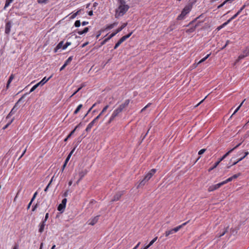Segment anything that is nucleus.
Wrapping results in <instances>:
<instances>
[{"mask_svg": "<svg viewBox=\"0 0 249 249\" xmlns=\"http://www.w3.org/2000/svg\"><path fill=\"white\" fill-rule=\"evenodd\" d=\"M118 1L119 5L116 9L115 14V17L117 18L123 16L129 8V6L126 4L124 0H118Z\"/></svg>", "mask_w": 249, "mask_h": 249, "instance_id": "f257e3e1", "label": "nucleus"}, {"mask_svg": "<svg viewBox=\"0 0 249 249\" xmlns=\"http://www.w3.org/2000/svg\"><path fill=\"white\" fill-rule=\"evenodd\" d=\"M156 172V169H151L144 177L143 179L142 180L137 186V188L143 186L145 183L152 177Z\"/></svg>", "mask_w": 249, "mask_h": 249, "instance_id": "f03ea898", "label": "nucleus"}, {"mask_svg": "<svg viewBox=\"0 0 249 249\" xmlns=\"http://www.w3.org/2000/svg\"><path fill=\"white\" fill-rule=\"evenodd\" d=\"M121 112H122V111L118 107H117L116 109H115L113 111L109 120H108V124L111 123L116 117L119 116V114Z\"/></svg>", "mask_w": 249, "mask_h": 249, "instance_id": "7ed1b4c3", "label": "nucleus"}, {"mask_svg": "<svg viewBox=\"0 0 249 249\" xmlns=\"http://www.w3.org/2000/svg\"><path fill=\"white\" fill-rule=\"evenodd\" d=\"M124 191H119L117 192L114 196L111 201H116L119 200L122 196L124 194Z\"/></svg>", "mask_w": 249, "mask_h": 249, "instance_id": "20e7f679", "label": "nucleus"}, {"mask_svg": "<svg viewBox=\"0 0 249 249\" xmlns=\"http://www.w3.org/2000/svg\"><path fill=\"white\" fill-rule=\"evenodd\" d=\"M249 55V47H247L243 51V54H240L238 56V59L240 60L243 59L245 57Z\"/></svg>", "mask_w": 249, "mask_h": 249, "instance_id": "39448f33", "label": "nucleus"}, {"mask_svg": "<svg viewBox=\"0 0 249 249\" xmlns=\"http://www.w3.org/2000/svg\"><path fill=\"white\" fill-rule=\"evenodd\" d=\"M100 215H97L88 221V224L90 225H94L98 221Z\"/></svg>", "mask_w": 249, "mask_h": 249, "instance_id": "423d86ee", "label": "nucleus"}, {"mask_svg": "<svg viewBox=\"0 0 249 249\" xmlns=\"http://www.w3.org/2000/svg\"><path fill=\"white\" fill-rule=\"evenodd\" d=\"M130 103V100L127 99L122 104H121L118 107L122 111V112L124 110V109L128 107L129 104Z\"/></svg>", "mask_w": 249, "mask_h": 249, "instance_id": "0eeeda50", "label": "nucleus"}, {"mask_svg": "<svg viewBox=\"0 0 249 249\" xmlns=\"http://www.w3.org/2000/svg\"><path fill=\"white\" fill-rule=\"evenodd\" d=\"M221 186H222V185L221 182L215 185H211L208 188V191L209 192L213 191L220 188Z\"/></svg>", "mask_w": 249, "mask_h": 249, "instance_id": "6e6552de", "label": "nucleus"}, {"mask_svg": "<svg viewBox=\"0 0 249 249\" xmlns=\"http://www.w3.org/2000/svg\"><path fill=\"white\" fill-rule=\"evenodd\" d=\"M11 22L10 21H9L6 22L5 24V33L7 35H9L11 31Z\"/></svg>", "mask_w": 249, "mask_h": 249, "instance_id": "1a4fd4ad", "label": "nucleus"}, {"mask_svg": "<svg viewBox=\"0 0 249 249\" xmlns=\"http://www.w3.org/2000/svg\"><path fill=\"white\" fill-rule=\"evenodd\" d=\"M192 8V6L190 5H186L181 11V13L184 14V16H186L188 13L190 12Z\"/></svg>", "mask_w": 249, "mask_h": 249, "instance_id": "9d476101", "label": "nucleus"}, {"mask_svg": "<svg viewBox=\"0 0 249 249\" xmlns=\"http://www.w3.org/2000/svg\"><path fill=\"white\" fill-rule=\"evenodd\" d=\"M241 144V142L237 144L235 146H234L233 148L231 149L228 152H227L225 155L223 156V159H225L227 157L231 152H232L234 150L236 149L237 147H238Z\"/></svg>", "mask_w": 249, "mask_h": 249, "instance_id": "9b49d317", "label": "nucleus"}, {"mask_svg": "<svg viewBox=\"0 0 249 249\" xmlns=\"http://www.w3.org/2000/svg\"><path fill=\"white\" fill-rule=\"evenodd\" d=\"M241 144V142L237 144L235 146H234L233 148L231 149L228 152H227L225 155L223 156V159H225L227 157L231 152H232L234 150L236 149L237 147H238Z\"/></svg>", "mask_w": 249, "mask_h": 249, "instance_id": "f8f14e48", "label": "nucleus"}, {"mask_svg": "<svg viewBox=\"0 0 249 249\" xmlns=\"http://www.w3.org/2000/svg\"><path fill=\"white\" fill-rule=\"evenodd\" d=\"M188 222H189V221L183 223L182 224H181L176 228H174V229H172L174 232L175 233V232H177V231H178L180 229H181L183 226L186 225Z\"/></svg>", "mask_w": 249, "mask_h": 249, "instance_id": "ddd939ff", "label": "nucleus"}, {"mask_svg": "<svg viewBox=\"0 0 249 249\" xmlns=\"http://www.w3.org/2000/svg\"><path fill=\"white\" fill-rule=\"evenodd\" d=\"M127 23H124L122 25L121 27H119L114 32H113V33L115 34V35L121 32L124 28L127 26Z\"/></svg>", "mask_w": 249, "mask_h": 249, "instance_id": "4468645a", "label": "nucleus"}, {"mask_svg": "<svg viewBox=\"0 0 249 249\" xmlns=\"http://www.w3.org/2000/svg\"><path fill=\"white\" fill-rule=\"evenodd\" d=\"M115 34L112 33L106 39H105L101 43V46H102L104 45L107 42L109 39H110L112 37H113L114 36H115Z\"/></svg>", "mask_w": 249, "mask_h": 249, "instance_id": "2eb2a0df", "label": "nucleus"}, {"mask_svg": "<svg viewBox=\"0 0 249 249\" xmlns=\"http://www.w3.org/2000/svg\"><path fill=\"white\" fill-rule=\"evenodd\" d=\"M53 76V75H51L49 78H46V77H45L44 78H43L42 79V80L39 82V83H38L37 84H39V85H43L45 83H46L48 80H49Z\"/></svg>", "mask_w": 249, "mask_h": 249, "instance_id": "dca6fc26", "label": "nucleus"}, {"mask_svg": "<svg viewBox=\"0 0 249 249\" xmlns=\"http://www.w3.org/2000/svg\"><path fill=\"white\" fill-rule=\"evenodd\" d=\"M133 33V32H131V33H130L129 34H128V35H125L124 36H123V37H122L120 39H119V41L120 42H121V43H122L124 41H125L126 39H127L128 38H129L131 35Z\"/></svg>", "mask_w": 249, "mask_h": 249, "instance_id": "f3484780", "label": "nucleus"}, {"mask_svg": "<svg viewBox=\"0 0 249 249\" xmlns=\"http://www.w3.org/2000/svg\"><path fill=\"white\" fill-rule=\"evenodd\" d=\"M133 33V32H131V33H130L129 34H128V35H125L124 36H123V37H122L120 39H119V41L120 42H121V43H122L124 41H125L126 39H127L128 38H129L131 35Z\"/></svg>", "mask_w": 249, "mask_h": 249, "instance_id": "a211bd4d", "label": "nucleus"}, {"mask_svg": "<svg viewBox=\"0 0 249 249\" xmlns=\"http://www.w3.org/2000/svg\"><path fill=\"white\" fill-rule=\"evenodd\" d=\"M45 222H46L43 221L41 222V223L40 224L39 228V230H38V231L40 233H42L44 231V227L45 226Z\"/></svg>", "mask_w": 249, "mask_h": 249, "instance_id": "6ab92c4d", "label": "nucleus"}, {"mask_svg": "<svg viewBox=\"0 0 249 249\" xmlns=\"http://www.w3.org/2000/svg\"><path fill=\"white\" fill-rule=\"evenodd\" d=\"M88 171L86 169L82 170L79 173V176L80 179L82 178L87 174Z\"/></svg>", "mask_w": 249, "mask_h": 249, "instance_id": "aec40b11", "label": "nucleus"}, {"mask_svg": "<svg viewBox=\"0 0 249 249\" xmlns=\"http://www.w3.org/2000/svg\"><path fill=\"white\" fill-rule=\"evenodd\" d=\"M95 123H96V122L92 120L87 126L86 129V131L87 132L89 131L91 129V128L93 127Z\"/></svg>", "mask_w": 249, "mask_h": 249, "instance_id": "412c9836", "label": "nucleus"}, {"mask_svg": "<svg viewBox=\"0 0 249 249\" xmlns=\"http://www.w3.org/2000/svg\"><path fill=\"white\" fill-rule=\"evenodd\" d=\"M63 41H62L61 42H60L56 46V47L54 48V51L55 53L57 52V50H59V49L62 48H63Z\"/></svg>", "mask_w": 249, "mask_h": 249, "instance_id": "4be33fe9", "label": "nucleus"}, {"mask_svg": "<svg viewBox=\"0 0 249 249\" xmlns=\"http://www.w3.org/2000/svg\"><path fill=\"white\" fill-rule=\"evenodd\" d=\"M17 108L16 107H13L10 113L8 114L6 117V119L9 118L12 115H13L17 110Z\"/></svg>", "mask_w": 249, "mask_h": 249, "instance_id": "5701e85b", "label": "nucleus"}, {"mask_svg": "<svg viewBox=\"0 0 249 249\" xmlns=\"http://www.w3.org/2000/svg\"><path fill=\"white\" fill-rule=\"evenodd\" d=\"M118 24L117 22H114L112 24H111L110 25H107L106 28L105 29V30H108L112 29L115 26H117Z\"/></svg>", "mask_w": 249, "mask_h": 249, "instance_id": "b1692460", "label": "nucleus"}, {"mask_svg": "<svg viewBox=\"0 0 249 249\" xmlns=\"http://www.w3.org/2000/svg\"><path fill=\"white\" fill-rule=\"evenodd\" d=\"M89 28L86 27L84 28V29L82 31H78L77 32V34L79 35H82L84 34L87 33L89 31Z\"/></svg>", "mask_w": 249, "mask_h": 249, "instance_id": "393cba45", "label": "nucleus"}, {"mask_svg": "<svg viewBox=\"0 0 249 249\" xmlns=\"http://www.w3.org/2000/svg\"><path fill=\"white\" fill-rule=\"evenodd\" d=\"M14 74H12L9 77V78L8 79V81L7 82V88H8L10 84L11 83V82H12V81L13 80V79H14Z\"/></svg>", "mask_w": 249, "mask_h": 249, "instance_id": "a878e982", "label": "nucleus"}, {"mask_svg": "<svg viewBox=\"0 0 249 249\" xmlns=\"http://www.w3.org/2000/svg\"><path fill=\"white\" fill-rule=\"evenodd\" d=\"M65 207V206L62 205V204H60L58 206L57 210L60 212H63L64 210Z\"/></svg>", "mask_w": 249, "mask_h": 249, "instance_id": "bb28decb", "label": "nucleus"}, {"mask_svg": "<svg viewBox=\"0 0 249 249\" xmlns=\"http://www.w3.org/2000/svg\"><path fill=\"white\" fill-rule=\"evenodd\" d=\"M197 26V25H196L195 26L191 27L190 29H187L186 31V32L188 33H192V32H194L195 30H196V28Z\"/></svg>", "mask_w": 249, "mask_h": 249, "instance_id": "cd10ccee", "label": "nucleus"}, {"mask_svg": "<svg viewBox=\"0 0 249 249\" xmlns=\"http://www.w3.org/2000/svg\"><path fill=\"white\" fill-rule=\"evenodd\" d=\"M211 55V53L207 54L205 57H204L203 58L201 59L199 61H198L197 62V65L204 62L209 56L210 55Z\"/></svg>", "mask_w": 249, "mask_h": 249, "instance_id": "c85d7f7f", "label": "nucleus"}, {"mask_svg": "<svg viewBox=\"0 0 249 249\" xmlns=\"http://www.w3.org/2000/svg\"><path fill=\"white\" fill-rule=\"evenodd\" d=\"M174 233L172 229L167 231L165 232V235L166 237H168L169 235Z\"/></svg>", "mask_w": 249, "mask_h": 249, "instance_id": "c756f323", "label": "nucleus"}, {"mask_svg": "<svg viewBox=\"0 0 249 249\" xmlns=\"http://www.w3.org/2000/svg\"><path fill=\"white\" fill-rule=\"evenodd\" d=\"M232 180H233V179L232 178V177H231L228 178V179H227L226 180H225V181L221 182V183L222 185H223L227 183L228 182L232 181Z\"/></svg>", "mask_w": 249, "mask_h": 249, "instance_id": "7c9ffc66", "label": "nucleus"}, {"mask_svg": "<svg viewBox=\"0 0 249 249\" xmlns=\"http://www.w3.org/2000/svg\"><path fill=\"white\" fill-rule=\"evenodd\" d=\"M82 107H83V105L82 104L79 105L76 108L75 110L74 111V113H73L74 114H76L80 111V110Z\"/></svg>", "mask_w": 249, "mask_h": 249, "instance_id": "2f4dec72", "label": "nucleus"}, {"mask_svg": "<svg viewBox=\"0 0 249 249\" xmlns=\"http://www.w3.org/2000/svg\"><path fill=\"white\" fill-rule=\"evenodd\" d=\"M81 10H82V9H79L76 13H73L72 15V16L71 17V19L74 18L79 14V13L81 12Z\"/></svg>", "mask_w": 249, "mask_h": 249, "instance_id": "473e14b6", "label": "nucleus"}, {"mask_svg": "<svg viewBox=\"0 0 249 249\" xmlns=\"http://www.w3.org/2000/svg\"><path fill=\"white\" fill-rule=\"evenodd\" d=\"M23 98V96H22L18 101V102L15 104V106H14V107H16V108H17V109H18V108H19V107H18V104L19 103V102H20L21 101V100H22V99Z\"/></svg>", "mask_w": 249, "mask_h": 249, "instance_id": "72a5a7b5", "label": "nucleus"}, {"mask_svg": "<svg viewBox=\"0 0 249 249\" xmlns=\"http://www.w3.org/2000/svg\"><path fill=\"white\" fill-rule=\"evenodd\" d=\"M109 107V105H106L102 109V111L100 112V115H102L105 112L107 111V110Z\"/></svg>", "mask_w": 249, "mask_h": 249, "instance_id": "f704fd0d", "label": "nucleus"}, {"mask_svg": "<svg viewBox=\"0 0 249 249\" xmlns=\"http://www.w3.org/2000/svg\"><path fill=\"white\" fill-rule=\"evenodd\" d=\"M72 59V56H70L68 59L65 62V64L67 66L71 61Z\"/></svg>", "mask_w": 249, "mask_h": 249, "instance_id": "c9c22d12", "label": "nucleus"}, {"mask_svg": "<svg viewBox=\"0 0 249 249\" xmlns=\"http://www.w3.org/2000/svg\"><path fill=\"white\" fill-rule=\"evenodd\" d=\"M158 238V237H155L152 241H150V242L149 243V244L147 245L148 246H149V248L152 246L153 245V244L156 242V241L157 240Z\"/></svg>", "mask_w": 249, "mask_h": 249, "instance_id": "e433bc0d", "label": "nucleus"}, {"mask_svg": "<svg viewBox=\"0 0 249 249\" xmlns=\"http://www.w3.org/2000/svg\"><path fill=\"white\" fill-rule=\"evenodd\" d=\"M219 163H220V161L216 162L214 163V165L212 168H211L209 169V171H210L212 170L214 168H216L218 166V165L219 164Z\"/></svg>", "mask_w": 249, "mask_h": 249, "instance_id": "4c0bfd02", "label": "nucleus"}, {"mask_svg": "<svg viewBox=\"0 0 249 249\" xmlns=\"http://www.w3.org/2000/svg\"><path fill=\"white\" fill-rule=\"evenodd\" d=\"M49 1V0H37V2L38 3H44L46 4Z\"/></svg>", "mask_w": 249, "mask_h": 249, "instance_id": "58836bf2", "label": "nucleus"}, {"mask_svg": "<svg viewBox=\"0 0 249 249\" xmlns=\"http://www.w3.org/2000/svg\"><path fill=\"white\" fill-rule=\"evenodd\" d=\"M185 16H184V14L181 13V14L178 17L177 19L178 20H182L184 18Z\"/></svg>", "mask_w": 249, "mask_h": 249, "instance_id": "ea45409f", "label": "nucleus"}, {"mask_svg": "<svg viewBox=\"0 0 249 249\" xmlns=\"http://www.w3.org/2000/svg\"><path fill=\"white\" fill-rule=\"evenodd\" d=\"M38 86H39V84H36L35 85H34L31 89V90L30 91V93L34 91Z\"/></svg>", "mask_w": 249, "mask_h": 249, "instance_id": "a19ab883", "label": "nucleus"}, {"mask_svg": "<svg viewBox=\"0 0 249 249\" xmlns=\"http://www.w3.org/2000/svg\"><path fill=\"white\" fill-rule=\"evenodd\" d=\"M80 125L78 124V125H77L75 128L69 134V135L68 136V138H70L71 137V136L74 133V132H75V130L77 129V128L79 126V125Z\"/></svg>", "mask_w": 249, "mask_h": 249, "instance_id": "79ce46f5", "label": "nucleus"}, {"mask_svg": "<svg viewBox=\"0 0 249 249\" xmlns=\"http://www.w3.org/2000/svg\"><path fill=\"white\" fill-rule=\"evenodd\" d=\"M71 44V43L70 42H67L65 44H64L63 46V49H66L69 45Z\"/></svg>", "mask_w": 249, "mask_h": 249, "instance_id": "37998d69", "label": "nucleus"}, {"mask_svg": "<svg viewBox=\"0 0 249 249\" xmlns=\"http://www.w3.org/2000/svg\"><path fill=\"white\" fill-rule=\"evenodd\" d=\"M245 100H244L242 103L239 106V107L235 110V111H234V112L232 114V115H233L234 114H235L237 111L239 109V108H240L241 106L242 105L243 102L245 101Z\"/></svg>", "mask_w": 249, "mask_h": 249, "instance_id": "c03bdc74", "label": "nucleus"}, {"mask_svg": "<svg viewBox=\"0 0 249 249\" xmlns=\"http://www.w3.org/2000/svg\"><path fill=\"white\" fill-rule=\"evenodd\" d=\"M81 25V22L80 20H76L74 23V26L76 27H79Z\"/></svg>", "mask_w": 249, "mask_h": 249, "instance_id": "a18cd8bd", "label": "nucleus"}, {"mask_svg": "<svg viewBox=\"0 0 249 249\" xmlns=\"http://www.w3.org/2000/svg\"><path fill=\"white\" fill-rule=\"evenodd\" d=\"M83 87H84V86L83 85V86H81L80 88H79L75 92H74V93L71 95V97L73 96L76 93H77Z\"/></svg>", "mask_w": 249, "mask_h": 249, "instance_id": "49530a36", "label": "nucleus"}, {"mask_svg": "<svg viewBox=\"0 0 249 249\" xmlns=\"http://www.w3.org/2000/svg\"><path fill=\"white\" fill-rule=\"evenodd\" d=\"M13 120H14V118H13L9 123H8L6 125H5L3 127V129H6L8 127V126L11 124V123L13 122Z\"/></svg>", "mask_w": 249, "mask_h": 249, "instance_id": "de8ad7c7", "label": "nucleus"}, {"mask_svg": "<svg viewBox=\"0 0 249 249\" xmlns=\"http://www.w3.org/2000/svg\"><path fill=\"white\" fill-rule=\"evenodd\" d=\"M11 3L10 2L7 1V0H6V2H5V6L4 7V9H6V7H7Z\"/></svg>", "mask_w": 249, "mask_h": 249, "instance_id": "09e8293b", "label": "nucleus"}, {"mask_svg": "<svg viewBox=\"0 0 249 249\" xmlns=\"http://www.w3.org/2000/svg\"><path fill=\"white\" fill-rule=\"evenodd\" d=\"M121 44V42H120L119 41H118L115 44L114 47V49H116L120 45V44Z\"/></svg>", "mask_w": 249, "mask_h": 249, "instance_id": "8fccbe9b", "label": "nucleus"}, {"mask_svg": "<svg viewBox=\"0 0 249 249\" xmlns=\"http://www.w3.org/2000/svg\"><path fill=\"white\" fill-rule=\"evenodd\" d=\"M151 103L148 104L145 107H144L141 111V112H143L144 110L146 109V108L149 107L151 105Z\"/></svg>", "mask_w": 249, "mask_h": 249, "instance_id": "3c124183", "label": "nucleus"}, {"mask_svg": "<svg viewBox=\"0 0 249 249\" xmlns=\"http://www.w3.org/2000/svg\"><path fill=\"white\" fill-rule=\"evenodd\" d=\"M26 149H27V148L26 147V148L24 149V150H23V152H22V154H21V155H20V157H19L18 158V160H20V159L22 158V157L24 155V154L25 153V152H26Z\"/></svg>", "mask_w": 249, "mask_h": 249, "instance_id": "603ef678", "label": "nucleus"}, {"mask_svg": "<svg viewBox=\"0 0 249 249\" xmlns=\"http://www.w3.org/2000/svg\"><path fill=\"white\" fill-rule=\"evenodd\" d=\"M67 199L66 198H64L63 199V200H62V202H61V203L62 205H64L66 206V203H67Z\"/></svg>", "mask_w": 249, "mask_h": 249, "instance_id": "864d4df0", "label": "nucleus"}, {"mask_svg": "<svg viewBox=\"0 0 249 249\" xmlns=\"http://www.w3.org/2000/svg\"><path fill=\"white\" fill-rule=\"evenodd\" d=\"M245 158V156H243V157H241V158H240L236 162H234L232 165H235L237 163H238L239 161L242 160L243 159H244Z\"/></svg>", "mask_w": 249, "mask_h": 249, "instance_id": "5fc2aeb1", "label": "nucleus"}, {"mask_svg": "<svg viewBox=\"0 0 249 249\" xmlns=\"http://www.w3.org/2000/svg\"><path fill=\"white\" fill-rule=\"evenodd\" d=\"M241 174L240 173H238L237 174H235V175H234L233 176H232V179H235L236 178H237L239 176H240Z\"/></svg>", "mask_w": 249, "mask_h": 249, "instance_id": "6e6d98bb", "label": "nucleus"}, {"mask_svg": "<svg viewBox=\"0 0 249 249\" xmlns=\"http://www.w3.org/2000/svg\"><path fill=\"white\" fill-rule=\"evenodd\" d=\"M206 151V149H202L198 152L199 155L203 154Z\"/></svg>", "mask_w": 249, "mask_h": 249, "instance_id": "4d7b16f0", "label": "nucleus"}, {"mask_svg": "<svg viewBox=\"0 0 249 249\" xmlns=\"http://www.w3.org/2000/svg\"><path fill=\"white\" fill-rule=\"evenodd\" d=\"M238 15L236 13L234 15H233L231 18L229 20H230V21H231L232 20L234 19L235 18L237 17Z\"/></svg>", "mask_w": 249, "mask_h": 249, "instance_id": "13d9d810", "label": "nucleus"}, {"mask_svg": "<svg viewBox=\"0 0 249 249\" xmlns=\"http://www.w3.org/2000/svg\"><path fill=\"white\" fill-rule=\"evenodd\" d=\"M231 21H230V20L228 19L226 22H225V23H224L223 24H222L221 25H222V27H225L226 25H227L229 23H230Z\"/></svg>", "mask_w": 249, "mask_h": 249, "instance_id": "bf43d9fd", "label": "nucleus"}, {"mask_svg": "<svg viewBox=\"0 0 249 249\" xmlns=\"http://www.w3.org/2000/svg\"><path fill=\"white\" fill-rule=\"evenodd\" d=\"M225 4H226V2L224 1L222 3H221V4H220L219 5H218L217 6V8L218 9H219L220 8H221L222 7H223Z\"/></svg>", "mask_w": 249, "mask_h": 249, "instance_id": "052dcab7", "label": "nucleus"}, {"mask_svg": "<svg viewBox=\"0 0 249 249\" xmlns=\"http://www.w3.org/2000/svg\"><path fill=\"white\" fill-rule=\"evenodd\" d=\"M102 115H100V113L93 120L95 121L96 123L97 122V120L99 119V118L100 117V116Z\"/></svg>", "mask_w": 249, "mask_h": 249, "instance_id": "680f3d73", "label": "nucleus"}, {"mask_svg": "<svg viewBox=\"0 0 249 249\" xmlns=\"http://www.w3.org/2000/svg\"><path fill=\"white\" fill-rule=\"evenodd\" d=\"M70 158H71V155H68V156L67 157V158H66L64 163H66V164H67V163H68V161L69 160Z\"/></svg>", "mask_w": 249, "mask_h": 249, "instance_id": "e2e57ef3", "label": "nucleus"}, {"mask_svg": "<svg viewBox=\"0 0 249 249\" xmlns=\"http://www.w3.org/2000/svg\"><path fill=\"white\" fill-rule=\"evenodd\" d=\"M227 232V229H226L224 230V231L222 233H221V234L219 236V237H220L223 236Z\"/></svg>", "mask_w": 249, "mask_h": 249, "instance_id": "0e129e2a", "label": "nucleus"}, {"mask_svg": "<svg viewBox=\"0 0 249 249\" xmlns=\"http://www.w3.org/2000/svg\"><path fill=\"white\" fill-rule=\"evenodd\" d=\"M249 5V3H247L246 2L244 5L241 8V10H243L245 7L246 6H247V5Z\"/></svg>", "mask_w": 249, "mask_h": 249, "instance_id": "69168bd1", "label": "nucleus"}, {"mask_svg": "<svg viewBox=\"0 0 249 249\" xmlns=\"http://www.w3.org/2000/svg\"><path fill=\"white\" fill-rule=\"evenodd\" d=\"M48 217H49V213H47L45 215V218L43 220V221H45L46 222L47 220V219L48 218Z\"/></svg>", "mask_w": 249, "mask_h": 249, "instance_id": "338daca9", "label": "nucleus"}, {"mask_svg": "<svg viewBox=\"0 0 249 249\" xmlns=\"http://www.w3.org/2000/svg\"><path fill=\"white\" fill-rule=\"evenodd\" d=\"M13 249H18V244H15L14 247H13Z\"/></svg>", "mask_w": 249, "mask_h": 249, "instance_id": "774afa93", "label": "nucleus"}]
</instances>
